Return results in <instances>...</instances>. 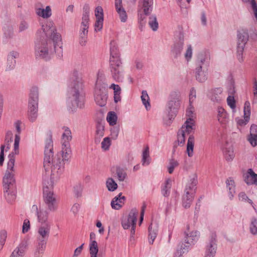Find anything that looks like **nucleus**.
Returning a JSON list of instances; mask_svg holds the SVG:
<instances>
[{"instance_id": "2", "label": "nucleus", "mask_w": 257, "mask_h": 257, "mask_svg": "<svg viewBox=\"0 0 257 257\" xmlns=\"http://www.w3.org/2000/svg\"><path fill=\"white\" fill-rule=\"evenodd\" d=\"M83 81L82 75L77 71H74L71 78L66 105L68 111L73 113L77 108H82L84 106V94L83 93Z\"/></svg>"}, {"instance_id": "37", "label": "nucleus", "mask_w": 257, "mask_h": 257, "mask_svg": "<svg viewBox=\"0 0 257 257\" xmlns=\"http://www.w3.org/2000/svg\"><path fill=\"white\" fill-rule=\"evenodd\" d=\"M38 116V107H28V118L31 122H35Z\"/></svg>"}, {"instance_id": "47", "label": "nucleus", "mask_w": 257, "mask_h": 257, "mask_svg": "<svg viewBox=\"0 0 257 257\" xmlns=\"http://www.w3.org/2000/svg\"><path fill=\"white\" fill-rule=\"evenodd\" d=\"M194 111V108L192 106V104H190L189 107L186 110V116L187 118L185 121H189L190 120H192L193 122V129H195V121L193 119V112Z\"/></svg>"}, {"instance_id": "17", "label": "nucleus", "mask_w": 257, "mask_h": 257, "mask_svg": "<svg viewBox=\"0 0 257 257\" xmlns=\"http://www.w3.org/2000/svg\"><path fill=\"white\" fill-rule=\"evenodd\" d=\"M208 68L201 66L196 67L195 70V77L198 82H204L207 79Z\"/></svg>"}, {"instance_id": "20", "label": "nucleus", "mask_w": 257, "mask_h": 257, "mask_svg": "<svg viewBox=\"0 0 257 257\" xmlns=\"http://www.w3.org/2000/svg\"><path fill=\"white\" fill-rule=\"evenodd\" d=\"M244 119H238L237 120L238 124L243 126L245 125L248 121L250 115V105L248 101H246L244 104L243 108Z\"/></svg>"}, {"instance_id": "26", "label": "nucleus", "mask_w": 257, "mask_h": 257, "mask_svg": "<svg viewBox=\"0 0 257 257\" xmlns=\"http://www.w3.org/2000/svg\"><path fill=\"white\" fill-rule=\"evenodd\" d=\"M223 153L226 160L228 162L232 161L235 157L233 147L230 144L225 145L223 149Z\"/></svg>"}, {"instance_id": "28", "label": "nucleus", "mask_w": 257, "mask_h": 257, "mask_svg": "<svg viewBox=\"0 0 257 257\" xmlns=\"http://www.w3.org/2000/svg\"><path fill=\"white\" fill-rule=\"evenodd\" d=\"M36 13L37 16L44 19H48L52 15V9L49 6H46L45 8H37Z\"/></svg>"}, {"instance_id": "45", "label": "nucleus", "mask_w": 257, "mask_h": 257, "mask_svg": "<svg viewBox=\"0 0 257 257\" xmlns=\"http://www.w3.org/2000/svg\"><path fill=\"white\" fill-rule=\"evenodd\" d=\"M249 230L251 234L257 235V218L256 217H252L250 218Z\"/></svg>"}, {"instance_id": "54", "label": "nucleus", "mask_w": 257, "mask_h": 257, "mask_svg": "<svg viewBox=\"0 0 257 257\" xmlns=\"http://www.w3.org/2000/svg\"><path fill=\"white\" fill-rule=\"evenodd\" d=\"M193 55V49L191 45H187V48L186 50L185 53L184 54V57L185 60L187 62H189L192 58Z\"/></svg>"}, {"instance_id": "44", "label": "nucleus", "mask_w": 257, "mask_h": 257, "mask_svg": "<svg viewBox=\"0 0 257 257\" xmlns=\"http://www.w3.org/2000/svg\"><path fill=\"white\" fill-rule=\"evenodd\" d=\"M142 162L143 166L149 165L150 163V152L148 147H146L143 152Z\"/></svg>"}, {"instance_id": "27", "label": "nucleus", "mask_w": 257, "mask_h": 257, "mask_svg": "<svg viewBox=\"0 0 257 257\" xmlns=\"http://www.w3.org/2000/svg\"><path fill=\"white\" fill-rule=\"evenodd\" d=\"M125 197L121 195V193H119L118 196L114 197L111 201V207L112 208L118 210L120 209L125 200Z\"/></svg>"}, {"instance_id": "36", "label": "nucleus", "mask_w": 257, "mask_h": 257, "mask_svg": "<svg viewBox=\"0 0 257 257\" xmlns=\"http://www.w3.org/2000/svg\"><path fill=\"white\" fill-rule=\"evenodd\" d=\"M197 183V177L194 176L189 180L186 185L185 192L188 191V192H190V193H192V194H194Z\"/></svg>"}, {"instance_id": "48", "label": "nucleus", "mask_w": 257, "mask_h": 257, "mask_svg": "<svg viewBox=\"0 0 257 257\" xmlns=\"http://www.w3.org/2000/svg\"><path fill=\"white\" fill-rule=\"evenodd\" d=\"M117 116L114 111H109L107 115L106 120L110 125L116 124Z\"/></svg>"}, {"instance_id": "24", "label": "nucleus", "mask_w": 257, "mask_h": 257, "mask_svg": "<svg viewBox=\"0 0 257 257\" xmlns=\"http://www.w3.org/2000/svg\"><path fill=\"white\" fill-rule=\"evenodd\" d=\"M244 181L247 185L254 184L257 186V174L251 169H249L244 175Z\"/></svg>"}, {"instance_id": "46", "label": "nucleus", "mask_w": 257, "mask_h": 257, "mask_svg": "<svg viewBox=\"0 0 257 257\" xmlns=\"http://www.w3.org/2000/svg\"><path fill=\"white\" fill-rule=\"evenodd\" d=\"M106 186L109 191L113 192L117 188V184L111 177L108 178L106 181Z\"/></svg>"}, {"instance_id": "33", "label": "nucleus", "mask_w": 257, "mask_h": 257, "mask_svg": "<svg viewBox=\"0 0 257 257\" xmlns=\"http://www.w3.org/2000/svg\"><path fill=\"white\" fill-rule=\"evenodd\" d=\"M194 195L188 191L185 192L182 197V205L184 208H188L190 207L194 199Z\"/></svg>"}, {"instance_id": "51", "label": "nucleus", "mask_w": 257, "mask_h": 257, "mask_svg": "<svg viewBox=\"0 0 257 257\" xmlns=\"http://www.w3.org/2000/svg\"><path fill=\"white\" fill-rule=\"evenodd\" d=\"M149 97L147 91L143 90L142 92L141 100L147 110H148L151 106L149 103Z\"/></svg>"}, {"instance_id": "4", "label": "nucleus", "mask_w": 257, "mask_h": 257, "mask_svg": "<svg viewBox=\"0 0 257 257\" xmlns=\"http://www.w3.org/2000/svg\"><path fill=\"white\" fill-rule=\"evenodd\" d=\"M32 212H35L39 225L37 228V239L47 240L50 234L52 223L49 219V213L44 206L38 207L36 205H32Z\"/></svg>"}, {"instance_id": "5", "label": "nucleus", "mask_w": 257, "mask_h": 257, "mask_svg": "<svg viewBox=\"0 0 257 257\" xmlns=\"http://www.w3.org/2000/svg\"><path fill=\"white\" fill-rule=\"evenodd\" d=\"M110 71L112 77L116 81H122L124 70L118 51L114 45L111 44Z\"/></svg>"}, {"instance_id": "14", "label": "nucleus", "mask_w": 257, "mask_h": 257, "mask_svg": "<svg viewBox=\"0 0 257 257\" xmlns=\"http://www.w3.org/2000/svg\"><path fill=\"white\" fill-rule=\"evenodd\" d=\"M114 8L117 15L121 23H125L128 16L125 9L123 7L122 0H114Z\"/></svg>"}, {"instance_id": "56", "label": "nucleus", "mask_w": 257, "mask_h": 257, "mask_svg": "<svg viewBox=\"0 0 257 257\" xmlns=\"http://www.w3.org/2000/svg\"><path fill=\"white\" fill-rule=\"evenodd\" d=\"M179 165V163L177 160L172 159L170 161L168 166V171L170 174H172L173 172L174 169L177 167Z\"/></svg>"}, {"instance_id": "41", "label": "nucleus", "mask_w": 257, "mask_h": 257, "mask_svg": "<svg viewBox=\"0 0 257 257\" xmlns=\"http://www.w3.org/2000/svg\"><path fill=\"white\" fill-rule=\"evenodd\" d=\"M8 162L7 163V168L6 172L10 173H15V156L13 153L10 154L8 156Z\"/></svg>"}, {"instance_id": "53", "label": "nucleus", "mask_w": 257, "mask_h": 257, "mask_svg": "<svg viewBox=\"0 0 257 257\" xmlns=\"http://www.w3.org/2000/svg\"><path fill=\"white\" fill-rule=\"evenodd\" d=\"M116 174L117 178L119 181H123L127 176L125 170L120 167L116 168Z\"/></svg>"}, {"instance_id": "23", "label": "nucleus", "mask_w": 257, "mask_h": 257, "mask_svg": "<svg viewBox=\"0 0 257 257\" xmlns=\"http://www.w3.org/2000/svg\"><path fill=\"white\" fill-rule=\"evenodd\" d=\"M19 56V53L15 51L10 52L7 58L6 69L8 70H11L13 69L16 66V59Z\"/></svg>"}, {"instance_id": "34", "label": "nucleus", "mask_w": 257, "mask_h": 257, "mask_svg": "<svg viewBox=\"0 0 257 257\" xmlns=\"http://www.w3.org/2000/svg\"><path fill=\"white\" fill-rule=\"evenodd\" d=\"M89 8L88 6H86L83 8V13L82 18V22L81 27L89 28Z\"/></svg>"}, {"instance_id": "58", "label": "nucleus", "mask_w": 257, "mask_h": 257, "mask_svg": "<svg viewBox=\"0 0 257 257\" xmlns=\"http://www.w3.org/2000/svg\"><path fill=\"white\" fill-rule=\"evenodd\" d=\"M207 246L217 248L216 236L215 234H212L210 236Z\"/></svg>"}, {"instance_id": "8", "label": "nucleus", "mask_w": 257, "mask_h": 257, "mask_svg": "<svg viewBox=\"0 0 257 257\" xmlns=\"http://www.w3.org/2000/svg\"><path fill=\"white\" fill-rule=\"evenodd\" d=\"M62 130L60 141L61 150L60 155L64 163L65 161H68L70 158L71 149L70 142L72 139V136L71 131L68 127L63 126Z\"/></svg>"}, {"instance_id": "50", "label": "nucleus", "mask_w": 257, "mask_h": 257, "mask_svg": "<svg viewBox=\"0 0 257 257\" xmlns=\"http://www.w3.org/2000/svg\"><path fill=\"white\" fill-rule=\"evenodd\" d=\"M120 127L119 125H111L110 128V136L111 137V139L115 140L118 136L119 133Z\"/></svg>"}, {"instance_id": "55", "label": "nucleus", "mask_w": 257, "mask_h": 257, "mask_svg": "<svg viewBox=\"0 0 257 257\" xmlns=\"http://www.w3.org/2000/svg\"><path fill=\"white\" fill-rule=\"evenodd\" d=\"M238 197H239V200H240L241 201L245 202H248V203H249L250 204H251L252 206L253 209L255 210H256L255 208L254 207V206L253 205V202H252V200L248 198V197L246 196V195L245 194V193H244V192L240 193L238 195Z\"/></svg>"}, {"instance_id": "35", "label": "nucleus", "mask_w": 257, "mask_h": 257, "mask_svg": "<svg viewBox=\"0 0 257 257\" xmlns=\"http://www.w3.org/2000/svg\"><path fill=\"white\" fill-rule=\"evenodd\" d=\"M87 28L81 27L79 35V43L82 46H85L87 40Z\"/></svg>"}, {"instance_id": "10", "label": "nucleus", "mask_w": 257, "mask_h": 257, "mask_svg": "<svg viewBox=\"0 0 257 257\" xmlns=\"http://www.w3.org/2000/svg\"><path fill=\"white\" fill-rule=\"evenodd\" d=\"M194 130L195 129H193V122L192 120H190L189 121H185L178 132L177 141L175 143L174 148L177 146H183L185 142L186 134H189Z\"/></svg>"}, {"instance_id": "16", "label": "nucleus", "mask_w": 257, "mask_h": 257, "mask_svg": "<svg viewBox=\"0 0 257 257\" xmlns=\"http://www.w3.org/2000/svg\"><path fill=\"white\" fill-rule=\"evenodd\" d=\"M185 241L188 244H194L199 239L200 233L196 230H190L189 228L185 232Z\"/></svg>"}, {"instance_id": "63", "label": "nucleus", "mask_w": 257, "mask_h": 257, "mask_svg": "<svg viewBox=\"0 0 257 257\" xmlns=\"http://www.w3.org/2000/svg\"><path fill=\"white\" fill-rule=\"evenodd\" d=\"M146 15L139 11L138 13V21L141 28H143L146 24Z\"/></svg>"}, {"instance_id": "15", "label": "nucleus", "mask_w": 257, "mask_h": 257, "mask_svg": "<svg viewBox=\"0 0 257 257\" xmlns=\"http://www.w3.org/2000/svg\"><path fill=\"white\" fill-rule=\"evenodd\" d=\"M184 46V36L180 33L178 36V39L176 41L172 47L171 52L175 58L180 56Z\"/></svg>"}, {"instance_id": "40", "label": "nucleus", "mask_w": 257, "mask_h": 257, "mask_svg": "<svg viewBox=\"0 0 257 257\" xmlns=\"http://www.w3.org/2000/svg\"><path fill=\"white\" fill-rule=\"evenodd\" d=\"M194 140L195 138L193 135H190L188 139L186 151L189 157H192L193 155Z\"/></svg>"}, {"instance_id": "7", "label": "nucleus", "mask_w": 257, "mask_h": 257, "mask_svg": "<svg viewBox=\"0 0 257 257\" xmlns=\"http://www.w3.org/2000/svg\"><path fill=\"white\" fill-rule=\"evenodd\" d=\"M44 153V167L46 171H48L51 170L52 172V169L56 161L60 162V164H63L64 168V163L60 154L57 157L53 158V141L51 138L46 140Z\"/></svg>"}, {"instance_id": "49", "label": "nucleus", "mask_w": 257, "mask_h": 257, "mask_svg": "<svg viewBox=\"0 0 257 257\" xmlns=\"http://www.w3.org/2000/svg\"><path fill=\"white\" fill-rule=\"evenodd\" d=\"M13 134L11 131H8L6 133L5 143L3 145H6L5 151L7 152L10 149V144L13 141Z\"/></svg>"}, {"instance_id": "38", "label": "nucleus", "mask_w": 257, "mask_h": 257, "mask_svg": "<svg viewBox=\"0 0 257 257\" xmlns=\"http://www.w3.org/2000/svg\"><path fill=\"white\" fill-rule=\"evenodd\" d=\"M38 242L36 246L35 254L38 257L43 253L46 248L47 240L43 239H38Z\"/></svg>"}, {"instance_id": "19", "label": "nucleus", "mask_w": 257, "mask_h": 257, "mask_svg": "<svg viewBox=\"0 0 257 257\" xmlns=\"http://www.w3.org/2000/svg\"><path fill=\"white\" fill-rule=\"evenodd\" d=\"M222 89L220 87L211 89L208 94L209 98L214 102L219 103L224 98L222 95Z\"/></svg>"}, {"instance_id": "22", "label": "nucleus", "mask_w": 257, "mask_h": 257, "mask_svg": "<svg viewBox=\"0 0 257 257\" xmlns=\"http://www.w3.org/2000/svg\"><path fill=\"white\" fill-rule=\"evenodd\" d=\"M95 234L94 232L90 233L89 253L90 257H97L98 246L97 242L94 240Z\"/></svg>"}, {"instance_id": "25", "label": "nucleus", "mask_w": 257, "mask_h": 257, "mask_svg": "<svg viewBox=\"0 0 257 257\" xmlns=\"http://www.w3.org/2000/svg\"><path fill=\"white\" fill-rule=\"evenodd\" d=\"M27 246L26 241H22L13 250L10 257H23L25 250Z\"/></svg>"}, {"instance_id": "6", "label": "nucleus", "mask_w": 257, "mask_h": 257, "mask_svg": "<svg viewBox=\"0 0 257 257\" xmlns=\"http://www.w3.org/2000/svg\"><path fill=\"white\" fill-rule=\"evenodd\" d=\"M105 79L104 74L99 71L97 75L94 90V100L96 104L100 106H104L106 103L107 96L106 89L107 87L105 82Z\"/></svg>"}, {"instance_id": "57", "label": "nucleus", "mask_w": 257, "mask_h": 257, "mask_svg": "<svg viewBox=\"0 0 257 257\" xmlns=\"http://www.w3.org/2000/svg\"><path fill=\"white\" fill-rule=\"evenodd\" d=\"M96 20H103V11L100 6H97L94 11Z\"/></svg>"}, {"instance_id": "11", "label": "nucleus", "mask_w": 257, "mask_h": 257, "mask_svg": "<svg viewBox=\"0 0 257 257\" xmlns=\"http://www.w3.org/2000/svg\"><path fill=\"white\" fill-rule=\"evenodd\" d=\"M39 95V88L37 86L31 87L28 93V107H38Z\"/></svg>"}, {"instance_id": "52", "label": "nucleus", "mask_w": 257, "mask_h": 257, "mask_svg": "<svg viewBox=\"0 0 257 257\" xmlns=\"http://www.w3.org/2000/svg\"><path fill=\"white\" fill-rule=\"evenodd\" d=\"M111 145V139L109 137H105L103 139L101 143V148L103 151H107L109 150Z\"/></svg>"}, {"instance_id": "43", "label": "nucleus", "mask_w": 257, "mask_h": 257, "mask_svg": "<svg viewBox=\"0 0 257 257\" xmlns=\"http://www.w3.org/2000/svg\"><path fill=\"white\" fill-rule=\"evenodd\" d=\"M148 24L153 31H156L159 27L157 17L155 15H152L149 18Z\"/></svg>"}, {"instance_id": "62", "label": "nucleus", "mask_w": 257, "mask_h": 257, "mask_svg": "<svg viewBox=\"0 0 257 257\" xmlns=\"http://www.w3.org/2000/svg\"><path fill=\"white\" fill-rule=\"evenodd\" d=\"M31 228L30 222L28 219L24 220L22 226V233L25 234L28 232Z\"/></svg>"}, {"instance_id": "1", "label": "nucleus", "mask_w": 257, "mask_h": 257, "mask_svg": "<svg viewBox=\"0 0 257 257\" xmlns=\"http://www.w3.org/2000/svg\"><path fill=\"white\" fill-rule=\"evenodd\" d=\"M37 30L35 41L34 53L36 59L48 60L55 52L59 58L63 55L61 36L57 31L54 22L47 20Z\"/></svg>"}, {"instance_id": "18", "label": "nucleus", "mask_w": 257, "mask_h": 257, "mask_svg": "<svg viewBox=\"0 0 257 257\" xmlns=\"http://www.w3.org/2000/svg\"><path fill=\"white\" fill-rule=\"evenodd\" d=\"M14 173L6 172L3 178V187L4 191L8 192L15 183Z\"/></svg>"}, {"instance_id": "21", "label": "nucleus", "mask_w": 257, "mask_h": 257, "mask_svg": "<svg viewBox=\"0 0 257 257\" xmlns=\"http://www.w3.org/2000/svg\"><path fill=\"white\" fill-rule=\"evenodd\" d=\"M149 242L153 244L156 238L159 231V224L156 221H152L149 228Z\"/></svg>"}, {"instance_id": "13", "label": "nucleus", "mask_w": 257, "mask_h": 257, "mask_svg": "<svg viewBox=\"0 0 257 257\" xmlns=\"http://www.w3.org/2000/svg\"><path fill=\"white\" fill-rule=\"evenodd\" d=\"M138 214L139 212L136 209H133L129 213L128 216L122 219L121 222L122 227L124 229H127L133 225H136Z\"/></svg>"}, {"instance_id": "31", "label": "nucleus", "mask_w": 257, "mask_h": 257, "mask_svg": "<svg viewBox=\"0 0 257 257\" xmlns=\"http://www.w3.org/2000/svg\"><path fill=\"white\" fill-rule=\"evenodd\" d=\"M208 67L209 61L207 55L205 53H200L198 54L196 62V67Z\"/></svg>"}, {"instance_id": "29", "label": "nucleus", "mask_w": 257, "mask_h": 257, "mask_svg": "<svg viewBox=\"0 0 257 257\" xmlns=\"http://www.w3.org/2000/svg\"><path fill=\"white\" fill-rule=\"evenodd\" d=\"M143 12L146 15H150L153 10V0H140Z\"/></svg>"}, {"instance_id": "9", "label": "nucleus", "mask_w": 257, "mask_h": 257, "mask_svg": "<svg viewBox=\"0 0 257 257\" xmlns=\"http://www.w3.org/2000/svg\"><path fill=\"white\" fill-rule=\"evenodd\" d=\"M171 100L168 104L169 113L168 120H165V123L167 125H169L171 123L172 119L174 118L180 105V93L179 92H173L171 94Z\"/></svg>"}, {"instance_id": "61", "label": "nucleus", "mask_w": 257, "mask_h": 257, "mask_svg": "<svg viewBox=\"0 0 257 257\" xmlns=\"http://www.w3.org/2000/svg\"><path fill=\"white\" fill-rule=\"evenodd\" d=\"M7 237V232L5 230L0 231V250L3 248V245Z\"/></svg>"}, {"instance_id": "42", "label": "nucleus", "mask_w": 257, "mask_h": 257, "mask_svg": "<svg viewBox=\"0 0 257 257\" xmlns=\"http://www.w3.org/2000/svg\"><path fill=\"white\" fill-rule=\"evenodd\" d=\"M226 187L229 191L230 198H232L235 193V183L231 178H229L226 181Z\"/></svg>"}, {"instance_id": "59", "label": "nucleus", "mask_w": 257, "mask_h": 257, "mask_svg": "<svg viewBox=\"0 0 257 257\" xmlns=\"http://www.w3.org/2000/svg\"><path fill=\"white\" fill-rule=\"evenodd\" d=\"M83 187L81 184H77L74 187V193L77 198L82 196Z\"/></svg>"}, {"instance_id": "30", "label": "nucleus", "mask_w": 257, "mask_h": 257, "mask_svg": "<svg viewBox=\"0 0 257 257\" xmlns=\"http://www.w3.org/2000/svg\"><path fill=\"white\" fill-rule=\"evenodd\" d=\"M217 119L222 125H226L228 122V116L225 110L222 107L217 109Z\"/></svg>"}, {"instance_id": "39", "label": "nucleus", "mask_w": 257, "mask_h": 257, "mask_svg": "<svg viewBox=\"0 0 257 257\" xmlns=\"http://www.w3.org/2000/svg\"><path fill=\"white\" fill-rule=\"evenodd\" d=\"M172 186V180L171 179H167L162 187L161 192L165 197H168L170 195V189Z\"/></svg>"}, {"instance_id": "32", "label": "nucleus", "mask_w": 257, "mask_h": 257, "mask_svg": "<svg viewBox=\"0 0 257 257\" xmlns=\"http://www.w3.org/2000/svg\"><path fill=\"white\" fill-rule=\"evenodd\" d=\"M104 134V124L103 123L99 122L97 123L95 131V143H99L100 139L103 137Z\"/></svg>"}, {"instance_id": "12", "label": "nucleus", "mask_w": 257, "mask_h": 257, "mask_svg": "<svg viewBox=\"0 0 257 257\" xmlns=\"http://www.w3.org/2000/svg\"><path fill=\"white\" fill-rule=\"evenodd\" d=\"M249 39L248 31L246 28H240L237 31L236 47L245 48Z\"/></svg>"}, {"instance_id": "60", "label": "nucleus", "mask_w": 257, "mask_h": 257, "mask_svg": "<svg viewBox=\"0 0 257 257\" xmlns=\"http://www.w3.org/2000/svg\"><path fill=\"white\" fill-rule=\"evenodd\" d=\"M244 48L236 47V57L239 62H242L244 60L243 52Z\"/></svg>"}, {"instance_id": "64", "label": "nucleus", "mask_w": 257, "mask_h": 257, "mask_svg": "<svg viewBox=\"0 0 257 257\" xmlns=\"http://www.w3.org/2000/svg\"><path fill=\"white\" fill-rule=\"evenodd\" d=\"M248 4L250 5L251 6L253 16L255 19V21L257 22V6L255 0L252 2L248 3Z\"/></svg>"}, {"instance_id": "3", "label": "nucleus", "mask_w": 257, "mask_h": 257, "mask_svg": "<svg viewBox=\"0 0 257 257\" xmlns=\"http://www.w3.org/2000/svg\"><path fill=\"white\" fill-rule=\"evenodd\" d=\"M64 172L63 164L56 161L51 174L50 181L45 180L43 184V194L45 204L41 205L46 207L49 213L55 211L57 208L56 197L53 193L54 185L58 182ZM41 205L39 206V207Z\"/></svg>"}]
</instances>
